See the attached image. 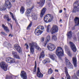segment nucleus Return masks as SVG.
Here are the masks:
<instances>
[{
    "label": "nucleus",
    "instance_id": "obj_1",
    "mask_svg": "<svg viewBox=\"0 0 79 79\" xmlns=\"http://www.w3.org/2000/svg\"><path fill=\"white\" fill-rule=\"evenodd\" d=\"M11 4L10 2L9 1V0H6L4 5L2 7L0 8L1 11H5L6 10V8L8 10H10L11 8Z\"/></svg>",
    "mask_w": 79,
    "mask_h": 79
},
{
    "label": "nucleus",
    "instance_id": "obj_2",
    "mask_svg": "<svg viewBox=\"0 0 79 79\" xmlns=\"http://www.w3.org/2000/svg\"><path fill=\"white\" fill-rule=\"evenodd\" d=\"M56 54L59 59H61V56L63 55V51L61 47H58L56 50Z\"/></svg>",
    "mask_w": 79,
    "mask_h": 79
},
{
    "label": "nucleus",
    "instance_id": "obj_3",
    "mask_svg": "<svg viewBox=\"0 0 79 79\" xmlns=\"http://www.w3.org/2000/svg\"><path fill=\"white\" fill-rule=\"evenodd\" d=\"M53 16L50 14H47L44 18V20L45 23H50L53 21Z\"/></svg>",
    "mask_w": 79,
    "mask_h": 79
},
{
    "label": "nucleus",
    "instance_id": "obj_4",
    "mask_svg": "<svg viewBox=\"0 0 79 79\" xmlns=\"http://www.w3.org/2000/svg\"><path fill=\"white\" fill-rule=\"evenodd\" d=\"M0 66L4 71H7L8 65L4 62H2L0 63Z\"/></svg>",
    "mask_w": 79,
    "mask_h": 79
},
{
    "label": "nucleus",
    "instance_id": "obj_5",
    "mask_svg": "<svg viewBox=\"0 0 79 79\" xmlns=\"http://www.w3.org/2000/svg\"><path fill=\"white\" fill-rule=\"evenodd\" d=\"M41 26H38L35 31V33L36 35H40L41 34L42 32L41 31Z\"/></svg>",
    "mask_w": 79,
    "mask_h": 79
},
{
    "label": "nucleus",
    "instance_id": "obj_6",
    "mask_svg": "<svg viewBox=\"0 0 79 79\" xmlns=\"http://www.w3.org/2000/svg\"><path fill=\"white\" fill-rule=\"evenodd\" d=\"M29 45L30 47H32L34 48H35L36 49H37L38 50H40L41 48L37 45L36 43L32 42L31 43L29 44Z\"/></svg>",
    "mask_w": 79,
    "mask_h": 79
},
{
    "label": "nucleus",
    "instance_id": "obj_7",
    "mask_svg": "<svg viewBox=\"0 0 79 79\" xmlns=\"http://www.w3.org/2000/svg\"><path fill=\"white\" fill-rule=\"evenodd\" d=\"M69 44H70V48L73 50V52H76V50H77V48H76V47L74 43L71 42H70Z\"/></svg>",
    "mask_w": 79,
    "mask_h": 79
},
{
    "label": "nucleus",
    "instance_id": "obj_8",
    "mask_svg": "<svg viewBox=\"0 0 79 79\" xmlns=\"http://www.w3.org/2000/svg\"><path fill=\"white\" fill-rule=\"evenodd\" d=\"M58 31V28L56 26L54 25L51 30V32L52 34H55V32H57Z\"/></svg>",
    "mask_w": 79,
    "mask_h": 79
},
{
    "label": "nucleus",
    "instance_id": "obj_9",
    "mask_svg": "<svg viewBox=\"0 0 79 79\" xmlns=\"http://www.w3.org/2000/svg\"><path fill=\"white\" fill-rule=\"evenodd\" d=\"M47 48L50 51H53L54 49L56 48V46L52 44H48L47 46Z\"/></svg>",
    "mask_w": 79,
    "mask_h": 79
},
{
    "label": "nucleus",
    "instance_id": "obj_10",
    "mask_svg": "<svg viewBox=\"0 0 79 79\" xmlns=\"http://www.w3.org/2000/svg\"><path fill=\"white\" fill-rule=\"evenodd\" d=\"M20 76L23 79H27V73L24 71H22L20 73Z\"/></svg>",
    "mask_w": 79,
    "mask_h": 79
},
{
    "label": "nucleus",
    "instance_id": "obj_11",
    "mask_svg": "<svg viewBox=\"0 0 79 79\" xmlns=\"http://www.w3.org/2000/svg\"><path fill=\"white\" fill-rule=\"evenodd\" d=\"M37 76L38 77H39V78H41V77H42L44 76V75L40 72V68H39V67H38L37 69Z\"/></svg>",
    "mask_w": 79,
    "mask_h": 79
},
{
    "label": "nucleus",
    "instance_id": "obj_12",
    "mask_svg": "<svg viewBox=\"0 0 79 79\" xmlns=\"http://www.w3.org/2000/svg\"><path fill=\"white\" fill-rule=\"evenodd\" d=\"M14 48L19 52V53H21L22 52V49L21 48V47L18 44H16L14 45Z\"/></svg>",
    "mask_w": 79,
    "mask_h": 79
},
{
    "label": "nucleus",
    "instance_id": "obj_13",
    "mask_svg": "<svg viewBox=\"0 0 79 79\" xmlns=\"http://www.w3.org/2000/svg\"><path fill=\"white\" fill-rule=\"evenodd\" d=\"M64 72L66 75L65 78H67V79H71V77L68 73V69L66 67H64Z\"/></svg>",
    "mask_w": 79,
    "mask_h": 79
},
{
    "label": "nucleus",
    "instance_id": "obj_14",
    "mask_svg": "<svg viewBox=\"0 0 79 79\" xmlns=\"http://www.w3.org/2000/svg\"><path fill=\"white\" fill-rule=\"evenodd\" d=\"M65 51L67 52V54L69 56H71V52L69 51V48L66 45H65L64 47Z\"/></svg>",
    "mask_w": 79,
    "mask_h": 79
},
{
    "label": "nucleus",
    "instance_id": "obj_15",
    "mask_svg": "<svg viewBox=\"0 0 79 79\" xmlns=\"http://www.w3.org/2000/svg\"><path fill=\"white\" fill-rule=\"evenodd\" d=\"M6 61L7 63H13L15 62V59L10 57L6 58Z\"/></svg>",
    "mask_w": 79,
    "mask_h": 79
},
{
    "label": "nucleus",
    "instance_id": "obj_16",
    "mask_svg": "<svg viewBox=\"0 0 79 79\" xmlns=\"http://www.w3.org/2000/svg\"><path fill=\"white\" fill-rule=\"evenodd\" d=\"M46 10L47 8H46L45 7H44L42 9L40 15L41 18H42V17H43V16L44 15L45 13V12L46 11Z\"/></svg>",
    "mask_w": 79,
    "mask_h": 79
},
{
    "label": "nucleus",
    "instance_id": "obj_17",
    "mask_svg": "<svg viewBox=\"0 0 79 79\" xmlns=\"http://www.w3.org/2000/svg\"><path fill=\"white\" fill-rule=\"evenodd\" d=\"M74 6V9H76V8L78 9L77 11H79V1H76L73 4Z\"/></svg>",
    "mask_w": 79,
    "mask_h": 79
},
{
    "label": "nucleus",
    "instance_id": "obj_18",
    "mask_svg": "<svg viewBox=\"0 0 79 79\" xmlns=\"http://www.w3.org/2000/svg\"><path fill=\"white\" fill-rule=\"evenodd\" d=\"M12 55L14 56V57L15 58H17V59H20V57H19V56L18 55L17 52L15 51H13Z\"/></svg>",
    "mask_w": 79,
    "mask_h": 79
},
{
    "label": "nucleus",
    "instance_id": "obj_19",
    "mask_svg": "<svg viewBox=\"0 0 79 79\" xmlns=\"http://www.w3.org/2000/svg\"><path fill=\"white\" fill-rule=\"evenodd\" d=\"M45 2V0H40V2H37V4L40 5V6L42 7L43 6H44Z\"/></svg>",
    "mask_w": 79,
    "mask_h": 79
},
{
    "label": "nucleus",
    "instance_id": "obj_20",
    "mask_svg": "<svg viewBox=\"0 0 79 79\" xmlns=\"http://www.w3.org/2000/svg\"><path fill=\"white\" fill-rule=\"evenodd\" d=\"M47 41L45 43L43 44V45L44 47H45L47 45V42H49V41L51 39V37L49 35L47 36Z\"/></svg>",
    "mask_w": 79,
    "mask_h": 79
},
{
    "label": "nucleus",
    "instance_id": "obj_21",
    "mask_svg": "<svg viewBox=\"0 0 79 79\" xmlns=\"http://www.w3.org/2000/svg\"><path fill=\"white\" fill-rule=\"evenodd\" d=\"M74 21L76 26H79V17H75L74 19Z\"/></svg>",
    "mask_w": 79,
    "mask_h": 79
},
{
    "label": "nucleus",
    "instance_id": "obj_22",
    "mask_svg": "<svg viewBox=\"0 0 79 79\" xmlns=\"http://www.w3.org/2000/svg\"><path fill=\"white\" fill-rule=\"evenodd\" d=\"M73 62L75 67H77V60H76V57H74L73 58Z\"/></svg>",
    "mask_w": 79,
    "mask_h": 79
},
{
    "label": "nucleus",
    "instance_id": "obj_23",
    "mask_svg": "<svg viewBox=\"0 0 79 79\" xmlns=\"http://www.w3.org/2000/svg\"><path fill=\"white\" fill-rule=\"evenodd\" d=\"M2 27L4 29V30L6 31V32H10V30L8 29V27L5 26L4 24L2 25Z\"/></svg>",
    "mask_w": 79,
    "mask_h": 79
},
{
    "label": "nucleus",
    "instance_id": "obj_24",
    "mask_svg": "<svg viewBox=\"0 0 79 79\" xmlns=\"http://www.w3.org/2000/svg\"><path fill=\"white\" fill-rule=\"evenodd\" d=\"M32 10V8H29L27 10L26 12V15L27 16H28V15H29Z\"/></svg>",
    "mask_w": 79,
    "mask_h": 79
},
{
    "label": "nucleus",
    "instance_id": "obj_25",
    "mask_svg": "<svg viewBox=\"0 0 79 79\" xmlns=\"http://www.w3.org/2000/svg\"><path fill=\"white\" fill-rule=\"evenodd\" d=\"M72 37V31H70L69 32L67 33V38L68 39H71Z\"/></svg>",
    "mask_w": 79,
    "mask_h": 79
},
{
    "label": "nucleus",
    "instance_id": "obj_26",
    "mask_svg": "<svg viewBox=\"0 0 79 79\" xmlns=\"http://www.w3.org/2000/svg\"><path fill=\"white\" fill-rule=\"evenodd\" d=\"M32 18L33 19H35V20H36L37 19V15L33 13L32 14Z\"/></svg>",
    "mask_w": 79,
    "mask_h": 79
},
{
    "label": "nucleus",
    "instance_id": "obj_27",
    "mask_svg": "<svg viewBox=\"0 0 79 79\" xmlns=\"http://www.w3.org/2000/svg\"><path fill=\"white\" fill-rule=\"evenodd\" d=\"M49 62H50V59L48 58L45 59L42 61V63H43L44 64H46V63H49Z\"/></svg>",
    "mask_w": 79,
    "mask_h": 79
},
{
    "label": "nucleus",
    "instance_id": "obj_28",
    "mask_svg": "<svg viewBox=\"0 0 79 79\" xmlns=\"http://www.w3.org/2000/svg\"><path fill=\"white\" fill-rule=\"evenodd\" d=\"M50 58H51L52 60H55L56 58V55L55 54H52L50 55Z\"/></svg>",
    "mask_w": 79,
    "mask_h": 79
},
{
    "label": "nucleus",
    "instance_id": "obj_29",
    "mask_svg": "<svg viewBox=\"0 0 79 79\" xmlns=\"http://www.w3.org/2000/svg\"><path fill=\"white\" fill-rule=\"evenodd\" d=\"M30 50L31 54H34V48L32 46H30Z\"/></svg>",
    "mask_w": 79,
    "mask_h": 79
},
{
    "label": "nucleus",
    "instance_id": "obj_30",
    "mask_svg": "<svg viewBox=\"0 0 79 79\" xmlns=\"http://www.w3.org/2000/svg\"><path fill=\"white\" fill-rule=\"evenodd\" d=\"M45 57V54H44V51H43L40 54V56L39 58H44Z\"/></svg>",
    "mask_w": 79,
    "mask_h": 79
},
{
    "label": "nucleus",
    "instance_id": "obj_31",
    "mask_svg": "<svg viewBox=\"0 0 79 79\" xmlns=\"http://www.w3.org/2000/svg\"><path fill=\"white\" fill-rule=\"evenodd\" d=\"M35 66L34 68L33 69V74H35L36 73V65L37 64H36V61H35Z\"/></svg>",
    "mask_w": 79,
    "mask_h": 79
},
{
    "label": "nucleus",
    "instance_id": "obj_32",
    "mask_svg": "<svg viewBox=\"0 0 79 79\" xmlns=\"http://www.w3.org/2000/svg\"><path fill=\"white\" fill-rule=\"evenodd\" d=\"M25 9L24 6H22L21 8L20 9V13L22 14H23L24 13V10Z\"/></svg>",
    "mask_w": 79,
    "mask_h": 79
},
{
    "label": "nucleus",
    "instance_id": "obj_33",
    "mask_svg": "<svg viewBox=\"0 0 79 79\" xmlns=\"http://www.w3.org/2000/svg\"><path fill=\"white\" fill-rule=\"evenodd\" d=\"M68 64V68H69V69H72L73 68V65L72 64H71V63H69Z\"/></svg>",
    "mask_w": 79,
    "mask_h": 79
},
{
    "label": "nucleus",
    "instance_id": "obj_34",
    "mask_svg": "<svg viewBox=\"0 0 79 79\" xmlns=\"http://www.w3.org/2000/svg\"><path fill=\"white\" fill-rule=\"evenodd\" d=\"M65 62L66 63V64H69L70 63V62H69V60H68L67 58L65 57Z\"/></svg>",
    "mask_w": 79,
    "mask_h": 79
},
{
    "label": "nucleus",
    "instance_id": "obj_35",
    "mask_svg": "<svg viewBox=\"0 0 79 79\" xmlns=\"http://www.w3.org/2000/svg\"><path fill=\"white\" fill-rule=\"evenodd\" d=\"M51 28L50 26V25H48L47 26V32L48 33H49L50 32V29Z\"/></svg>",
    "mask_w": 79,
    "mask_h": 79
},
{
    "label": "nucleus",
    "instance_id": "obj_36",
    "mask_svg": "<svg viewBox=\"0 0 79 79\" xmlns=\"http://www.w3.org/2000/svg\"><path fill=\"white\" fill-rule=\"evenodd\" d=\"M53 72V70H52V69L50 68L48 70V74H51Z\"/></svg>",
    "mask_w": 79,
    "mask_h": 79
},
{
    "label": "nucleus",
    "instance_id": "obj_37",
    "mask_svg": "<svg viewBox=\"0 0 79 79\" xmlns=\"http://www.w3.org/2000/svg\"><path fill=\"white\" fill-rule=\"evenodd\" d=\"M52 39L54 40L55 41H56L57 40L56 36L55 35H53L52 37Z\"/></svg>",
    "mask_w": 79,
    "mask_h": 79
},
{
    "label": "nucleus",
    "instance_id": "obj_38",
    "mask_svg": "<svg viewBox=\"0 0 79 79\" xmlns=\"http://www.w3.org/2000/svg\"><path fill=\"white\" fill-rule=\"evenodd\" d=\"M72 79H78V78L76 75H74L72 76Z\"/></svg>",
    "mask_w": 79,
    "mask_h": 79
},
{
    "label": "nucleus",
    "instance_id": "obj_39",
    "mask_svg": "<svg viewBox=\"0 0 79 79\" xmlns=\"http://www.w3.org/2000/svg\"><path fill=\"white\" fill-rule=\"evenodd\" d=\"M27 5L28 6H30V4H31V2L30 0H27Z\"/></svg>",
    "mask_w": 79,
    "mask_h": 79
},
{
    "label": "nucleus",
    "instance_id": "obj_40",
    "mask_svg": "<svg viewBox=\"0 0 79 79\" xmlns=\"http://www.w3.org/2000/svg\"><path fill=\"white\" fill-rule=\"evenodd\" d=\"M44 29L45 28H44V26H41V32H42H42H43V31H45Z\"/></svg>",
    "mask_w": 79,
    "mask_h": 79
},
{
    "label": "nucleus",
    "instance_id": "obj_41",
    "mask_svg": "<svg viewBox=\"0 0 79 79\" xmlns=\"http://www.w3.org/2000/svg\"><path fill=\"white\" fill-rule=\"evenodd\" d=\"M32 24V22L30 23L28 26L27 27V29H29V28H30L31 27Z\"/></svg>",
    "mask_w": 79,
    "mask_h": 79
},
{
    "label": "nucleus",
    "instance_id": "obj_42",
    "mask_svg": "<svg viewBox=\"0 0 79 79\" xmlns=\"http://www.w3.org/2000/svg\"><path fill=\"white\" fill-rule=\"evenodd\" d=\"M78 9V8L75 9L74 8V9L73 10V13H76V11H79L77 10Z\"/></svg>",
    "mask_w": 79,
    "mask_h": 79
},
{
    "label": "nucleus",
    "instance_id": "obj_43",
    "mask_svg": "<svg viewBox=\"0 0 79 79\" xmlns=\"http://www.w3.org/2000/svg\"><path fill=\"white\" fill-rule=\"evenodd\" d=\"M13 19L14 20H15V22L16 24H17V25H18V21H17V20L15 18H14Z\"/></svg>",
    "mask_w": 79,
    "mask_h": 79
},
{
    "label": "nucleus",
    "instance_id": "obj_44",
    "mask_svg": "<svg viewBox=\"0 0 79 79\" xmlns=\"http://www.w3.org/2000/svg\"><path fill=\"white\" fill-rule=\"evenodd\" d=\"M25 47H26V49H28V48H29V45H28L27 43H26L25 44Z\"/></svg>",
    "mask_w": 79,
    "mask_h": 79
},
{
    "label": "nucleus",
    "instance_id": "obj_45",
    "mask_svg": "<svg viewBox=\"0 0 79 79\" xmlns=\"http://www.w3.org/2000/svg\"><path fill=\"white\" fill-rule=\"evenodd\" d=\"M10 15H11L12 19H14V18H15L14 17V16H13V13H11V12H10Z\"/></svg>",
    "mask_w": 79,
    "mask_h": 79
},
{
    "label": "nucleus",
    "instance_id": "obj_46",
    "mask_svg": "<svg viewBox=\"0 0 79 79\" xmlns=\"http://www.w3.org/2000/svg\"><path fill=\"white\" fill-rule=\"evenodd\" d=\"M9 18V16L8 15H5L4 16V19H8Z\"/></svg>",
    "mask_w": 79,
    "mask_h": 79
},
{
    "label": "nucleus",
    "instance_id": "obj_47",
    "mask_svg": "<svg viewBox=\"0 0 79 79\" xmlns=\"http://www.w3.org/2000/svg\"><path fill=\"white\" fill-rule=\"evenodd\" d=\"M1 34H3V35H6V36H7V34H6L4 32L2 31L1 32Z\"/></svg>",
    "mask_w": 79,
    "mask_h": 79
},
{
    "label": "nucleus",
    "instance_id": "obj_48",
    "mask_svg": "<svg viewBox=\"0 0 79 79\" xmlns=\"http://www.w3.org/2000/svg\"><path fill=\"white\" fill-rule=\"evenodd\" d=\"M7 23H8V25H9V26H10L11 27V29L13 30V27H12V25L11 24H10L8 22H7Z\"/></svg>",
    "mask_w": 79,
    "mask_h": 79
},
{
    "label": "nucleus",
    "instance_id": "obj_49",
    "mask_svg": "<svg viewBox=\"0 0 79 79\" xmlns=\"http://www.w3.org/2000/svg\"><path fill=\"white\" fill-rule=\"evenodd\" d=\"M7 20L8 22H9V21H11V19L9 18V17L7 19Z\"/></svg>",
    "mask_w": 79,
    "mask_h": 79
},
{
    "label": "nucleus",
    "instance_id": "obj_50",
    "mask_svg": "<svg viewBox=\"0 0 79 79\" xmlns=\"http://www.w3.org/2000/svg\"><path fill=\"white\" fill-rule=\"evenodd\" d=\"M11 78V76H9L8 77H6V79H10Z\"/></svg>",
    "mask_w": 79,
    "mask_h": 79
},
{
    "label": "nucleus",
    "instance_id": "obj_51",
    "mask_svg": "<svg viewBox=\"0 0 79 79\" xmlns=\"http://www.w3.org/2000/svg\"><path fill=\"white\" fill-rule=\"evenodd\" d=\"M41 41V42H43L44 41V38L42 37V38Z\"/></svg>",
    "mask_w": 79,
    "mask_h": 79
},
{
    "label": "nucleus",
    "instance_id": "obj_52",
    "mask_svg": "<svg viewBox=\"0 0 79 79\" xmlns=\"http://www.w3.org/2000/svg\"><path fill=\"white\" fill-rule=\"evenodd\" d=\"M10 36H11V37H13V35H11V34H10L9 35V37H10Z\"/></svg>",
    "mask_w": 79,
    "mask_h": 79
},
{
    "label": "nucleus",
    "instance_id": "obj_53",
    "mask_svg": "<svg viewBox=\"0 0 79 79\" xmlns=\"http://www.w3.org/2000/svg\"><path fill=\"white\" fill-rule=\"evenodd\" d=\"M55 72H57V73H58V70L55 69Z\"/></svg>",
    "mask_w": 79,
    "mask_h": 79
},
{
    "label": "nucleus",
    "instance_id": "obj_54",
    "mask_svg": "<svg viewBox=\"0 0 79 79\" xmlns=\"http://www.w3.org/2000/svg\"><path fill=\"white\" fill-rule=\"evenodd\" d=\"M62 12H63V10H60V11H59V13H62Z\"/></svg>",
    "mask_w": 79,
    "mask_h": 79
},
{
    "label": "nucleus",
    "instance_id": "obj_55",
    "mask_svg": "<svg viewBox=\"0 0 79 79\" xmlns=\"http://www.w3.org/2000/svg\"><path fill=\"white\" fill-rule=\"evenodd\" d=\"M69 15L68 14H66V17H68Z\"/></svg>",
    "mask_w": 79,
    "mask_h": 79
},
{
    "label": "nucleus",
    "instance_id": "obj_56",
    "mask_svg": "<svg viewBox=\"0 0 79 79\" xmlns=\"http://www.w3.org/2000/svg\"><path fill=\"white\" fill-rule=\"evenodd\" d=\"M72 30H74L75 29V27H73V28H72Z\"/></svg>",
    "mask_w": 79,
    "mask_h": 79
},
{
    "label": "nucleus",
    "instance_id": "obj_57",
    "mask_svg": "<svg viewBox=\"0 0 79 79\" xmlns=\"http://www.w3.org/2000/svg\"><path fill=\"white\" fill-rule=\"evenodd\" d=\"M61 21H62V19H60V22H61Z\"/></svg>",
    "mask_w": 79,
    "mask_h": 79
},
{
    "label": "nucleus",
    "instance_id": "obj_58",
    "mask_svg": "<svg viewBox=\"0 0 79 79\" xmlns=\"http://www.w3.org/2000/svg\"><path fill=\"white\" fill-rule=\"evenodd\" d=\"M74 40H76V39H77V38L76 37H75V38H74Z\"/></svg>",
    "mask_w": 79,
    "mask_h": 79
},
{
    "label": "nucleus",
    "instance_id": "obj_59",
    "mask_svg": "<svg viewBox=\"0 0 79 79\" xmlns=\"http://www.w3.org/2000/svg\"><path fill=\"white\" fill-rule=\"evenodd\" d=\"M64 10L65 11H66V8H64Z\"/></svg>",
    "mask_w": 79,
    "mask_h": 79
},
{
    "label": "nucleus",
    "instance_id": "obj_60",
    "mask_svg": "<svg viewBox=\"0 0 79 79\" xmlns=\"http://www.w3.org/2000/svg\"><path fill=\"white\" fill-rule=\"evenodd\" d=\"M15 0H12V2H15Z\"/></svg>",
    "mask_w": 79,
    "mask_h": 79
},
{
    "label": "nucleus",
    "instance_id": "obj_61",
    "mask_svg": "<svg viewBox=\"0 0 79 79\" xmlns=\"http://www.w3.org/2000/svg\"><path fill=\"white\" fill-rule=\"evenodd\" d=\"M62 79H64L63 77H62Z\"/></svg>",
    "mask_w": 79,
    "mask_h": 79
},
{
    "label": "nucleus",
    "instance_id": "obj_62",
    "mask_svg": "<svg viewBox=\"0 0 79 79\" xmlns=\"http://www.w3.org/2000/svg\"><path fill=\"white\" fill-rule=\"evenodd\" d=\"M29 56H30V55H28Z\"/></svg>",
    "mask_w": 79,
    "mask_h": 79
},
{
    "label": "nucleus",
    "instance_id": "obj_63",
    "mask_svg": "<svg viewBox=\"0 0 79 79\" xmlns=\"http://www.w3.org/2000/svg\"><path fill=\"white\" fill-rule=\"evenodd\" d=\"M49 0V1H50V0Z\"/></svg>",
    "mask_w": 79,
    "mask_h": 79
}]
</instances>
